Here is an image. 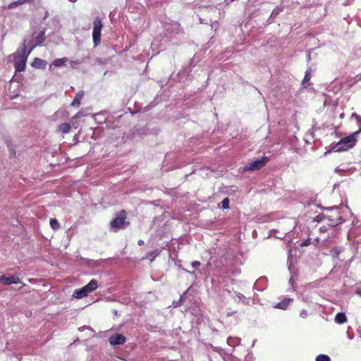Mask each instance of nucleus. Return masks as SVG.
I'll list each match as a JSON object with an SVG mask.
<instances>
[{"label":"nucleus","mask_w":361,"mask_h":361,"mask_svg":"<svg viewBox=\"0 0 361 361\" xmlns=\"http://www.w3.org/2000/svg\"><path fill=\"white\" fill-rule=\"evenodd\" d=\"M25 1H26V0H23V2H25ZM20 3H22V1H21Z\"/></svg>","instance_id":"nucleus-35"},{"label":"nucleus","mask_w":361,"mask_h":361,"mask_svg":"<svg viewBox=\"0 0 361 361\" xmlns=\"http://www.w3.org/2000/svg\"><path fill=\"white\" fill-rule=\"evenodd\" d=\"M70 63L73 66L75 64H78V63L77 61H71Z\"/></svg>","instance_id":"nucleus-29"},{"label":"nucleus","mask_w":361,"mask_h":361,"mask_svg":"<svg viewBox=\"0 0 361 361\" xmlns=\"http://www.w3.org/2000/svg\"><path fill=\"white\" fill-rule=\"evenodd\" d=\"M360 132L361 128L357 131L342 138L334 147V150L336 152H342L352 148L355 145L357 142V136L360 133Z\"/></svg>","instance_id":"nucleus-2"},{"label":"nucleus","mask_w":361,"mask_h":361,"mask_svg":"<svg viewBox=\"0 0 361 361\" xmlns=\"http://www.w3.org/2000/svg\"><path fill=\"white\" fill-rule=\"evenodd\" d=\"M316 361H331V359L328 355H319L316 357Z\"/></svg>","instance_id":"nucleus-19"},{"label":"nucleus","mask_w":361,"mask_h":361,"mask_svg":"<svg viewBox=\"0 0 361 361\" xmlns=\"http://www.w3.org/2000/svg\"><path fill=\"white\" fill-rule=\"evenodd\" d=\"M50 226L54 230L59 228V224L56 219H50Z\"/></svg>","instance_id":"nucleus-18"},{"label":"nucleus","mask_w":361,"mask_h":361,"mask_svg":"<svg viewBox=\"0 0 361 361\" xmlns=\"http://www.w3.org/2000/svg\"><path fill=\"white\" fill-rule=\"evenodd\" d=\"M222 207L224 209H228L229 207V200L228 197L224 198L221 202Z\"/></svg>","instance_id":"nucleus-20"},{"label":"nucleus","mask_w":361,"mask_h":361,"mask_svg":"<svg viewBox=\"0 0 361 361\" xmlns=\"http://www.w3.org/2000/svg\"><path fill=\"white\" fill-rule=\"evenodd\" d=\"M353 116L355 118V119L357 121H361V118L360 116L355 114H353Z\"/></svg>","instance_id":"nucleus-26"},{"label":"nucleus","mask_w":361,"mask_h":361,"mask_svg":"<svg viewBox=\"0 0 361 361\" xmlns=\"http://www.w3.org/2000/svg\"><path fill=\"white\" fill-rule=\"evenodd\" d=\"M310 245V239H307V240H305L302 241V242L301 243V245H301L302 247H304V246H308V245Z\"/></svg>","instance_id":"nucleus-22"},{"label":"nucleus","mask_w":361,"mask_h":361,"mask_svg":"<svg viewBox=\"0 0 361 361\" xmlns=\"http://www.w3.org/2000/svg\"><path fill=\"white\" fill-rule=\"evenodd\" d=\"M226 2H227V4H228L229 2H232L234 0H225Z\"/></svg>","instance_id":"nucleus-32"},{"label":"nucleus","mask_w":361,"mask_h":361,"mask_svg":"<svg viewBox=\"0 0 361 361\" xmlns=\"http://www.w3.org/2000/svg\"><path fill=\"white\" fill-rule=\"evenodd\" d=\"M84 96V92L83 91H79L76 95L75 96V98L73 101L71 103V106L78 107L80 105V100Z\"/></svg>","instance_id":"nucleus-13"},{"label":"nucleus","mask_w":361,"mask_h":361,"mask_svg":"<svg viewBox=\"0 0 361 361\" xmlns=\"http://www.w3.org/2000/svg\"><path fill=\"white\" fill-rule=\"evenodd\" d=\"M279 13V11L274 10L271 15H278Z\"/></svg>","instance_id":"nucleus-27"},{"label":"nucleus","mask_w":361,"mask_h":361,"mask_svg":"<svg viewBox=\"0 0 361 361\" xmlns=\"http://www.w3.org/2000/svg\"><path fill=\"white\" fill-rule=\"evenodd\" d=\"M308 315V312L307 310H302L300 312V317H302V319H305Z\"/></svg>","instance_id":"nucleus-21"},{"label":"nucleus","mask_w":361,"mask_h":361,"mask_svg":"<svg viewBox=\"0 0 361 361\" xmlns=\"http://www.w3.org/2000/svg\"><path fill=\"white\" fill-rule=\"evenodd\" d=\"M325 219L329 220V225L331 226H335L343 221L342 216L340 215L338 207H334L330 210V214L324 216Z\"/></svg>","instance_id":"nucleus-4"},{"label":"nucleus","mask_w":361,"mask_h":361,"mask_svg":"<svg viewBox=\"0 0 361 361\" xmlns=\"http://www.w3.org/2000/svg\"><path fill=\"white\" fill-rule=\"evenodd\" d=\"M47 61L39 59V58H35L34 61L32 63V66L36 68L39 69H45L47 66Z\"/></svg>","instance_id":"nucleus-10"},{"label":"nucleus","mask_w":361,"mask_h":361,"mask_svg":"<svg viewBox=\"0 0 361 361\" xmlns=\"http://www.w3.org/2000/svg\"><path fill=\"white\" fill-rule=\"evenodd\" d=\"M71 2H75L77 0H69Z\"/></svg>","instance_id":"nucleus-34"},{"label":"nucleus","mask_w":361,"mask_h":361,"mask_svg":"<svg viewBox=\"0 0 361 361\" xmlns=\"http://www.w3.org/2000/svg\"><path fill=\"white\" fill-rule=\"evenodd\" d=\"M292 302V299L289 298H286L283 299L282 301L278 302L276 305H274L275 308L281 309V310H286L288 306Z\"/></svg>","instance_id":"nucleus-11"},{"label":"nucleus","mask_w":361,"mask_h":361,"mask_svg":"<svg viewBox=\"0 0 361 361\" xmlns=\"http://www.w3.org/2000/svg\"><path fill=\"white\" fill-rule=\"evenodd\" d=\"M311 78V75H310V73L307 71L306 73H305V78L302 80V85L304 87H307L309 86V81Z\"/></svg>","instance_id":"nucleus-17"},{"label":"nucleus","mask_w":361,"mask_h":361,"mask_svg":"<svg viewBox=\"0 0 361 361\" xmlns=\"http://www.w3.org/2000/svg\"><path fill=\"white\" fill-rule=\"evenodd\" d=\"M237 296L239 300H243L244 303H246V298L243 294L238 293Z\"/></svg>","instance_id":"nucleus-23"},{"label":"nucleus","mask_w":361,"mask_h":361,"mask_svg":"<svg viewBox=\"0 0 361 361\" xmlns=\"http://www.w3.org/2000/svg\"><path fill=\"white\" fill-rule=\"evenodd\" d=\"M268 158L267 157H264L260 159H257L248 165L245 166L244 168V171H257L262 169L268 161Z\"/></svg>","instance_id":"nucleus-7"},{"label":"nucleus","mask_w":361,"mask_h":361,"mask_svg":"<svg viewBox=\"0 0 361 361\" xmlns=\"http://www.w3.org/2000/svg\"><path fill=\"white\" fill-rule=\"evenodd\" d=\"M58 130L63 133H68L71 130V125L69 123H62L58 126Z\"/></svg>","instance_id":"nucleus-16"},{"label":"nucleus","mask_w":361,"mask_h":361,"mask_svg":"<svg viewBox=\"0 0 361 361\" xmlns=\"http://www.w3.org/2000/svg\"><path fill=\"white\" fill-rule=\"evenodd\" d=\"M157 255V254H155V252H154V253H149V254L147 255V257L148 259H149L151 262H152V261L154 260V257H155V255Z\"/></svg>","instance_id":"nucleus-24"},{"label":"nucleus","mask_w":361,"mask_h":361,"mask_svg":"<svg viewBox=\"0 0 361 361\" xmlns=\"http://www.w3.org/2000/svg\"><path fill=\"white\" fill-rule=\"evenodd\" d=\"M68 59L66 58V57H63V58H61V59H55L52 63L50 65V68L51 67V66H54L55 67H61V66H63L66 65V63L67 62H68Z\"/></svg>","instance_id":"nucleus-12"},{"label":"nucleus","mask_w":361,"mask_h":361,"mask_svg":"<svg viewBox=\"0 0 361 361\" xmlns=\"http://www.w3.org/2000/svg\"><path fill=\"white\" fill-rule=\"evenodd\" d=\"M347 321V317L345 314L343 312L338 313L335 317V322L337 324H341L345 323Z\"/></svg>","instance_id":"nucleus-14"},{"label":"nucleus","mask_w":361,"mask_h":361,"mask_svg":"<svg viewBox=\"0 0 361 361\" xmlns=\"http://www.w3.org/2000/svg\"><path fill=\"white\" fill-rule=\"evenodd\" d=\"M226 2H227V4H228L229 2H232L234 0H225Z\"/></svg>","instance_id":"nucleus-31"},{"label":"nucleus","mask_w":361,"mask_h":361,"mask_svg":"<svg viewBox=\"0 0 361 361\" xmlns=\"http://www.w3.org/2000/svg\"><path fill=\"white\" fill-rule=\"evenodd\" d=\"M240 339L237 337H228L227 339V343L230 346L234 347L240 344Z\"/></svg>","instance_id":"nucleus-15"},{"label":"nucleus","mask_w":361,"mask_h":361,"mask_svg":"<svg viewBox=\"0 0 361 361\" xmlns=\"http://www.w3.org/2000/svg\"><path fill=\"white\" fill-rule=\"evenodd\" d=\"M109 340L111 345H116L124 343L126 341V337L121 334H116L114 336H111Z\"/></svg>","instance_id":"nucleus-9"},{"label":"nucleus","mask_w":361,"mask_h":361,"mask_svg":"<svg viewBox=\"0 0 361 361\" xmlns=\"http://www.w3.org/2000/svg\"><path fill=\"white\" fill-rule=\"evenodd\" d=\"M356 293H357V294H358L359 295L361 296V288L360 289H357Z\"/></svg>","instance_id":"nucleus-28"},{"label":"nucleus","mask_w":361,"mask_h":361,"mask_svg":"<svg viewBox=\"0 0 361 361\" xmlns=\"http://www.w3.org/2000/svg\"><path fill=\"white\" fill-rule=\"evenodd\" d=\"M138 244H139L140 245H143V244H144V241H143V240H140L138 241Z\"/></svg>","instance_id":"nucleus-30"},{"label":"nucleus","mask_w":361,"mask_h":361,"mask_svg":"<svg viewBox=\"0 0 361 361\" xmlns=\"http://www.w3.org/2000/svg\"><path fill=\"white\" fill-rule=\"evenodd\" d=\"M126 213L122 211L117 216L111 221V226L115 231L118 229L125 228L128 224L126 222Z\"/></svg>","instance_id":"nucleus-6"},{"label":"nucleus","mask_w":361,"mask_h":361,"mask_svg":"<svg viewBox=\"0 0 361 361\" xmlns=\"http://www.w3.org/2000/svg\"><path fill=\"white\" fill-rule=\"evenodd\" d=\"M289 282L292 284V283H293V279H290V281H289Z\"/></svg>","instance_id":"nucleus-33"},{"label":"nucleus","mask_w":361,"mask_h":361,"mask_svg":"<svg viewBox=\"0 0 361 361\" xmlns=\"http://www.w3.org/2000/svg\"><path fill=\"white\" fill-rule=\"evenodd\" d=\"M0 282L5 286H9L11 284H18L20 283V280L18 276L16 274L11 276L2 275L0 276Z\"/></svg>","instance_id":"nucleus-8"},{"label":"nucleus","mask_w":361,"mask_h":361,"mask_svg":"<svg viewBox=\"0 0 361 361\" xmlns=\"http://www.w3.org/2000/svg\"><path fill=\"white\" fill-rule=\"evenodd\" d=\"M97 287V281L94 279H92L86 286L75 290L73 294V297L77 299L83 298L86 297L90 293L95 290Z\"/></svg>","instance_id":"nucleus-3"},{"label":"nucleus","mask_w":361,"mask_h":361,"mask_svg":"<svg viewBox=\"0 0 361 361\" xmlns=\"http://www.w3.org/2000/svg\"><path fill=\"white\" fill-rule=\"evenodd\" d=\"M31 50L27 51L25 45L19 47L13 56V62L16 71L18 72L23 71L26 67L27 59Z\"/></svg>","instance_id":"nucleus-1"},{"label":"nucleus","mask_w":361,"mask_h":361,"mask_svg":"<svg viewBox=\"0 0 361 361\" xmlns=\"http://www.w3.org/2000/svg\"><path fill=\"white\" fill-rule=\"evenodd\" d=\"M93 24L94 27L92 30V38L95 47H97L99 44L101 39V31L102 28L101 19L99 18H96Z\"/></svg>","instance_id":"nucleus-5"},{"label":"nucleus","mask_w":361,"mask_h":361,"mask_svg":"<svg viewBox=\"0 0 361 361\" xmlns=\"http://www.w3.org/2000/svg\"><path fill=\"white\" fill-rule=\"evenodd\" d=\"M200 265V262L198 261H195L192 263V267L193 268H197Z\"/></svg>","instance_id":"nucleus-25"}]
</instances>
